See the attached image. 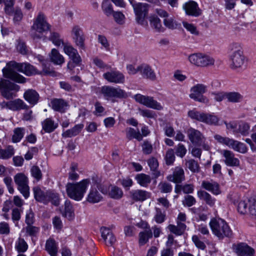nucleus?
<instances>
[{"label": "nucleus", "mask_w": 256, "mask_h": 256, "mask_svg": "<svg viewBox=\"0 0 256 256\" xmlns=\"http://www.w3.org/2000/svg\"><path fill=\"white\" fill-rule=\"evenodd\" d=\"M142 152L145 154H150L152 152V144L148 140H145L144 142L142 145Z\"/></svg>", "instance_id": "nucleus-64"}, {"label": "nucleus", "mask_w": 256, "mask_h": 256, "mask_svg": "<svg viewBox=\"0 0 256 256\" xmlns=\"http://www.w3.org/2000/svg\"><path fill=\"white\" fill-rule=\"evenodd\" d=\"M165 159L166 164L170 165L173 164L175 160V156L174 150L170 148L168 150L166 154Z\"/></svg>", "instance_id": "nucleus-62"}, {"label": "nucleus", "mask_w": 256, "mask_h": 256, "mask_svg": "<svg viewBox=\"0 0 256 256\" xmlns=\"http://www.w3.org/2000/svg\"><path fill=\"white\" fill-rule=\"evenodd\" d=\"M24 230H26V234L30 236H36L40 231L38 227L33 226L32 224L28 225Z\"/></svg>", "instance_id": "nucleus-56"}, {"label": "nucleus", "mask_w": 256, "mask_h": 256, "mask_svg": "<svg viewBox=\"0 0 256 256\" xmlns=\"http://www.w3.org/2000/svg\"><path fill=\"white\" fill-rule=\"evenodd\" d=\"M250 128V126L248 124L242 122L239 124L238 128L233 132L234 134L239 132L242 135L246 136L248 134Z\"/></svg>", "instance_id": "nucleus-47"}, {"label": "nucleus", "mask_w": 256, "mask_h": 256, "mask_svg": "<svg viewBox=\"0 0 256 256\" xmlns=\"http://www.w3.org/2000/svg\"><path fill=\"white\" fill-rule=\"evenodd\" d=\"M34 197L36 200L44 204H48L49 202L54 206H58L60 198L58 193L54 190H48L44 192L38 186L33 188Z\"/></svg>", "instance_id": "nucleus-3"}, {"label": "nucleus", "mask_w": 256, "mask_h": 256, "mask_svg": "<svg viewBox=\"0 0 256 256\" xmlns=\"http://www.w3.org/2000/svg\"><path fill=\"white\" fill-rule=\"evenodd\" d=\"M190 62L197 66L205 67L212 66L214 63V60L212 56L202 53H195L188 57Z\"/></svg>", "instance_id": "nucleus-10"}, {"label": "nucleus", "mask_w": 256, "mask_h": 256, "mask_svg": "<svg viewBox=\"0 0 256 256\" xmlns=\"http://www.w3.org/2000/svg\"><path fill=\"white\" fill-rule=\"evenodd\" d=\"M214 140L217 141L218 142L226 146L228 148H230V146H231L233 140L232 138H230L228 137L222 136L218 134H215L214 136Z\"/></svg>", "instance_id": "nucleus-48"}, {"label": "nucleus", "mask_w": 256, "mask_h": 256, "mask_svg": "<svg viewBox=\"0 0 256 256\" xmlns=\"http://www.w3.org/2000/svg\"><path fill=\"white\" fill-rule=\"evenodd\" d=\"M84 126L83 124H78L75 125L71 129L68 130L62 134L64 138H71L77 136L80 134Z\"/></svg>", "instance_id": "nucleus-33"}, {"label": "nucleus", "mask_w": 256, "mask_h": 256, "mask_svg": "<svg viewBox=\"0 0 256 256\" xmlns=\"http://www.w3.org/2000/svg\"><path fill=\"white\" fill-rule=\"evenodd\" d=\"M150 24L154 28L157 32H162L164 31V28L162 26L161 21L160 19L156 16H151L150 17Z\"/></svg>", "instance_id": "nucleus-39"}, {"label": "nucleus", "mask_w": 256, "mask_h": 256, "mask_svg": "<svg viewBox=\"0 0 256 256\" xmlns=\"http://www.w3.org/2000/svg\"><path fill=\"white\" fill-rule=\"evenodd\" d=\"M62 215L70 220L74 216V210L69 200H66L64 203V210Z\"/></svg>", "instance_id": "nucleus-44"}, {"label": "nucleus", "mask_w": 256, "mask_h": 256, "mask_svg": "<svg viewBox=\"0 0 256 256\" xmlns=\"http://www.w3.org/2000/svg\"><path fill=\"white\" fill-rule=\"evenodd\" d=\"M100 231L101 236L107 246H112L116 242V238L111 230L106 226H102Z\"/></svg>", "instance_id": "nucleus-22"}, {"label": "nucleus", "mask_w": 256, "mask_h": 256, "mask_svg": "<svg viewBox=\"0 0 256 256\" xmlns=\"http://www.w3.org/2000/svg\"><path fill=\"white\" fill-rule=\"evenodd\" d=\"M132 198L136 201H144L150 197V193L143 190H137L130 192Z\"/></svg>", "instance_id": "nucleus-29"}, {"label": "nucleus", "mask_w": 256, "mask_h": 256, "mask_svg": "<svg viewBox=\"0 0 256 256\" xmlns=\"http://www.w3.org/2000/svg\"><path fill=\"white\" fill-rule=\"evenodd\" d=\"M22 212V210L18 208H14L12 210V218L16 226L18 225V221L20 219Z\"/></svg>", "instance_id": "nucleus-57"}, {"label": "nucleus", "mask_w": 256, "mask_h": 256, "mask_svg": "<svg viewBox=\"0 0 256 256\" xmlns=\"http://www.w3.org/2000/svg\"><path fill=\"white\" fill-rule=\"evenodd\" d=\"M226 98L230 102L237 103L242 100L243 96L238 92H226Z\"/></svg>", "instance_id": "nucleus-41"}, {"label": "nucleus", "mask_w": 256, "mask_h": 256, "mask_svg": "<svg viewBox=\"0 0 256 256\" xmlns=\"http://www.w3.org/2000/svg\"><path fill=\"white\" fill-rule=\"evenodd\" d=\"M45 248L50 256H57L58 245L54 239L50 238L46 241Z\"/></svg>", "instance_id": "nucleus-31"}, {"label": "nucleus", "mask_w": 256, "mask_h": 256, "mask_svg": "<svg viewBox=\"0 0 256 256\" xmlns=\"http://www.w3.org/2000/svg\"><path fill=\"white\" fill-rule=\"evenodd\" d=\"M204 112L196 111L194 110H190L188 112V116L191 118L196 120L198 121L202 122L203 120Z\"/></svg>", "instance_id": "nucleus-58"}, {"label": "nucleus", "mask_w": 256, "mask_h": 256, "mask_svg": "<svg viewBox=\"0 0 256 256\" xmlns=\"http://www.w3.org/2000/svg\"><path fill=\"white\" fill-rule=\"evenodd\" d=\"M233 52L230 56V68L232 70L242 68L246 62V58L244 54L241 45L239 43H232L230 46Z\"/></svg>", "instance_id": "nucleus-4"}, {"label": "nucleus", "mask_w": 256, "mask_h": 256, "mask_svg": "<svg viewBox=\"0 0 256 256\" xmlns=\"http://www.w3.org/2000/svg\"><path fill=\"white\" fill-rule=\"evenodd\" d=\"M28 106L22 100L16 99L10 101L9 109L13 111H18L21 110H27Z\"/></svg>", "instance_id": "nucleus-30"}, {"label": "nucleus", "mask_w": 256, "mask_h": 256, "mask_svg": "<svg viewBox=\"0 0 256 256\" xmlns=\"http://www.w3.org/2000/svg\"><path fill=\"white\" fill-rule=\"evenodd\" d=\"M30 173L33 178L38 181L42 178V174L38 166H33L30 169Z\"/></svg>", "instance_id": "nucleus-59"}, {"label": "nucleus", "mask_w": 256, "mask_h": 256, "mask_svg": "<svg viewBox=\"0 0 256 256\" xmlns=\"http://www.w3.org/2000/svg\"><path fill=\"white\" fill-rule=\"evenodd\" d=\"M15 150L13 146L9 145L4 149L0 148V158L8 160L12 158L14 154Z\"/></svg>", "instance_id": "nucleus-36"}, {"label": "nucleus", "mask_w": 256, "mask_h": 256, "mask_svg": "<svg viewBox=\"0 0 256 256\" xmlns=\"http://www.w3.org/2000/svg\"><path fill=\"white\" fill-rule=\"evenodd\" d=\"M72 36L76 46L84 50L85 37L82 28L78 26H74L72 30Z\"/></svg>", "instance_id": "nucleus-16"}, {"label": "nucleus", "mask_w": 256, "mask_h": 256, "mask_svg": "<svg viewBox=\"0 0 256 256\" xmlns=\"http://www.w3.org/2000/svg\"><path fill=\"white\" fill-rule=\"evenodd\" d=\"M230 148H232L234 151L242 154H245L248 151V148L244 144L234 139L232 140Z\"/></svg>", "instance_id": "nucleus-37"}, {"label": "nucleus", "mask_w": 256, "mask_h": 256, "mask_svg": "<svg viewBox=\"0 0 256 256\" xmlns=\"http://www.w3.org/2000/svg\"><path fill=\"white\" fill-rule=\"evenodd\" d=\"M56 128L54 124V122L50 118L46 119L42 123V128L46 132H50L54 131Z\"/></svg>", "instance_id": "nucleus-49"}, {"label": "nucleus", "mask_w": 256, "mask_h": 256, "mask_svg": "<svg viewBox=\"0 0 256 256\" xmlns=\"http://www.w3.org/2000/svg\"><path fill=\"white\" fill-rule=\"evenodd\" d=\"M64 52L69 58L76 64H80L82 62L80 56L76 49L74 48L70 44L66 42L64 46Z\"/></svg>", "instance_id": "nucleus-19"}, {"label": "nucleus", "mask_w": 256, "mask_h": 256, "mask_svg": "<svg viewBox=\"0 0 256 256\" xmlns=\"http://www.w3.org/2000/svg\"><path fill=\"white\" fill-rule=\"evenodd\" d=\"M100 93L104 98L112 102L116 98H123L128 96L126 92L119 87L115 88L110 86H104L100 88Z\"/></svg>", "instance_id": "nucleus-7"}, {"label": "nucleus", "mask_w": 256, "mask_h": 256, "mask_svg": "<svg viewBox=\"0 0 256 256\" xmlns=\"http://www.w3.org/2000/svg\"><path fill=\"white\" fill-rule=\"evenodd\" d=\"M134 98L138 102L149 108L156 110H161L163 108L160 104L154 100V98L152 96L136 94L134 96Z\"/></svg>", "instance_id": "nucleus-14"}, {"label": "nucleus", "mask_w": 256, "mask_h": 256, "mask_svg": "<svg viewBox=\"0 0 256 256\" xmlns=\"http://www.w3.org/2000/svg\"><path fill=\"white\" fill-rule=\"evenodd\" d=\"M51 26L47 22L44 15L39 14L32 26L30 36L34 40L42 38V32L49 30Z\"/></svg>", "instance_id": "nucleus-6"}, {"label": "nucleus", "mask_w": 256, "mask_h": 256, "mask_svg": "<svg viewBox=\"0 0 256 256\" xmlns=\"http://www.w3.org/2000/svg\"><path fill=\"white\" fill-rule=\"evenodd\" d=\"M26 132V128H16L13 130V134L12 137V141L14 143L20 142L23 138Z\"/></svg>", "instance_id": "nucleus-35"}, {"label": "nucleus", "mask_w": 256, "mask_h": 256, "mask_svg": "<svg viewBox=\"0 0 256 256\" xmlns=\"http://www.w3.org/2000/svg\"><path fill=\"white\" fill-rule=\"evenodd\" d=\"M14 180L18 186V189L25 198L30 196V188L28 185V178L22 173L17 174L14 176Z\"/></svg>", "instance_id": "nucleus-13"}, {"label": "nucleus", "mask_w": 256, "mask_h": 256, "mask_svg": "<svg viewBox=\"0 0 256 256\" xmlns=\"http://www.w3.org/2000/svg\"><path fill=\"white\" fill-rule=\"evenodd\" d=\"M202 122L209 125H220V118L212 114L204 113Z\"/></svg>", "instance_id": "nucleus-34"}, {"label": "nucleus", "mask_w": 256, "mask_h": 256, "mask_svg": "<svg viewBox=\"0 0 256 256\" xmlns=\"http://www.w3.org/2000/svg\"><path fill=\"white\" fill-rule=\"evenodd\" d=\"M186 166L189 170L193 172H199L200 167L198 162L193 159H190L186 161Z\"/></svg>", "instance_id": "nucleus-52"}, {"label": "nucleus", "mask_w": 256, "mask_h": 256, "mask_svg": "<svg viewBox=\"0 0 256 256\" xmlns=\"http://www.w3.org/2000/svg\"><path fill=\"white\" fill-rule=\"evenodd\" d=\"M192 240L197 248L202 250H204L206 248V246L204 242L202 240L200 235L195 234L192 236Z\"/></svg>", "instance_id": "nucleus-50"}, {"label": "nucleus", "mask_w": 256, "mask_h": 256, "mask_svg": "<svg viewBox=\"0 0 256 256\" xmlns=\"http://www.w3.org/2000/svg\"><path fill=\"white\" fill-rule=\"evenodd\" d=\"M136 179L138 183L143 187H147L152 180L150 176L142 173L137 174Z\"/></svg>", "instance_id": "nucleus-40"}, {"label": "nucleus", "mask_w": 256, "mask_h": 256, "mask_svg": "<svg viewBox=\"0 0 256 256\" xmlns=\"http://www.w3.org/2000/svg\"><path fill=\"white\" fill-rule=\"evenodd\" d=\"M2 71L6 78L20 84L25 83L26 78L16 71L22 72L27 76L41 74L34 66L29 63H18L15 61L8 62Z\"/></svg>", "instance_id": "nucleus-1"}, {"label": "nucleus", "mask_w": 256, "mask_h": 256, "mask_svg": "<svg viewBox=\"0 0 256 256\" xmlns=\"http://www.w3.org/2000/svg\"><path fill=\"white\" fill-rule=\"evenodd\" d=\"M233 248L238 256H254L255 252L253 248L244 242L234 245Z\"/></svg>", "instance_id": "nucleus-17"}, {"label": "nucleus", "mask_w": 256, "mask_h": 256, "mask_svg": "<svg viewBox=\"0 0 256 256\" xmlns=\"http://www.w3.org/2000/svg\"><path fill=\"white\" fill-rule=\"evenodd\" d=\"M148 164L150 168V170L154 172L153 174L155 177L158 178L159 176L160 172L156 170L158 166V160L154 158H152L148 160Z\"/></svg>", "instance_id": "nucleus-45"}, {"label": "nucleus", "mask_w": 256, "mask_h": 256, "mask_svg": "<svg viewBox=\"0 0 256 256\" xmlns=\"http://www.w3.org/2000/svg\"><path fill=\"white\" fill-rule=\"evenodd\" d=\"M152 234L151 230L148 227V230H145L139 234V243L140 245H144L152 238Z\"/></svg>", "instance_id": "nucleus-42"}, {"label": "nucleus", "mask_w": 256, "mask_h": 256, "mask_svg": "<svg viewBox=\"0 0 256 256\" xmlns=\"http://www.w3.org/2000/svg\"><path fill=\"white\" fill-rule=\"evenodd\" d=\"M15 248L18 252H24L27 250L28 246L24 239L19 238L16 242Z\"/></svg>", "instance_id": "nucleus-51"}, {"label": "nucleus", "mask_w": 256, "mask_h": 256, "mask_svg": "<svg viewBox=\"0 0 256 256\" xmlns=\"http://www.w3.org/2000/svg\"><path fill=\"white\" fill-rule=\"evenodd\" d=\"M49 40L56 46H60L62 45L64 46V43L60 34L56 32H52L49 37Z\"/></svg>", "instance_id": "nucleus-43"}, {"label": "nucleus", "mask_w": 256, "mask_h": 256, "mask_svg": "<svg viewBox=\"0 0 256 256\" xmlns=\"http://www.w3.org/2000/svg\"><path fill=\"white\" fill-rule=\"evenodd\" d=\"M220 154L224 158V162L225 164L230 166H238L240 165L239 160L235 157L234 153L227 150H221Z\"/></svg>", "instance_id": "nucleus-20"}, {"label": "nucleus", "mask_w": 256, "mask_h": 256, "mask_svg": "<svg viewBox=\"0 0 256 256\" xmlns=\"http://www.w3.org/2000/svg\"><path fill=\"white\" fill-rule=\"evenodd\" d=\"M166 179L176 184H180L185 180L184 172L183 168L180 166L176 167L172 174L168 175Z\"/></svg>", "instance_id": "nucleus-21"}, {"label": "nucleus", "mask_w": 256, "mask_h": 256, "mask_svg": "<svg viewBox=\"0 0 256 256\" xmlns=\"http://www.w3.org/2000/svg\"><path fill=\"white\" fill-rule=\"evenodd\" d=\"M103 78L111 83L124 84L125 82V77L124 74L116 70H112L104 73Z\"/></svg>", "instance_id": "nucleus-15"}, {"label": "nucleus", "mask_w": 256, "mask_h": 256, "mask_svg": "<svg viewBox=\"0 0 256 256\" xmlns=\"http://www.w3.org/2000/svg\"><path fill=\"white\" fill-rule=\"evenodd\" d=\"M24 98L30 104L34 106L38 102L40 96L36 90L28 89L24 92Z\"/></svg>", "instance_id": "nucleus-26"}, {"label": "nucleus", "mask_w": 256, "mask_h": 256, "mask_svg": "<svg viewBox=\"0 0 256 256\" xmlns=\"http://www.w3.org/2000/svg\"><path fill=\"white\" fill-rule=\"evenodd\" d=\"M164 25L169 29H176L178 26V24L173 17H167L164 20Z\"/></svg>", "instance_id": "nucleus-55"}, {"label": "nucleus", "mask_w": 256, "mask_h": 256, "mask_svg": "<svg viewBox=\"0 0 256 256\" xmlns=\"http://www.w3.org/2000/svg\"><path fill=\"white\" fill-rule=\"evenodd\" d=\"M248 212L252 216H256V199L250 198L248 200Z\"/></svg>", "instance_id": "nucleus-61"}, {"label": "nucleus", "mask_w": 256, "mask_h": 256, "mask_svg": "<svg viewBox=\"0 0 256 256\" xmlns=\"http://www.w3.org/2000/svg\"><path fill=\"white\" fill-rule=\"evenodd\" d=\"M248 208V202L245 200H240L238 202L237 205V209L238 212L242 214H245L247 213Z\"/></svg>", "instance_id": "nucleus-53"}, {"label": "nucleus", "mask_w": 256, "mask_h": 256, "mask_svg": "<svg viewBox=\"0 0 256 256\" xmlns=\"http://www.w3.org/2000/svg\"><path fill=\"white\" fill-rule=\"evenodd\" d=\"M197 196L200 200H204L206 204L212 207L214 206L216 199L212 198L207 192L203 190H199L197 192Z\"/></svg>", "instance_id": "nucleus-27"}, {"label": "nucleus", "mask_w": 256, "mask_h": 256, "mask_svg": "<svg viewBox=\"0 0 256 256\" xmlns=\"http://www.w3.org/2000/svg\"><path fill=\"white\" fill-rule=\"evenodd\" d=\"M201 186L214 195L217 196L222 192L220 184L217 182L212 180H203L202 182Z\"/></svg>", "instance_id": "nucleus-23"}, {"label": "nucleus", "mask_w": 256, "mask_h": 256, "mask_svg": "<svg viewBox=\"0 0 256 256\" xmlns=\"http://www.w3.org/2000/svg\"><path fill=\"white\" fill-rule=\"evenodd\" d=\"M188 136L194 145L201 146L205 150H209L210 146L206 142V138L199 130L190 128L187 131Z\"/></svg>", "instance_id": "nucleus-9"}, {"label": "nucleus", "mask_w": 256, "mask_h": 256, "mask_svg": "<svg viewBox=\"0 0 256 256\" xmlns=\"http://www.w3.org/2000/svg\"><path fill=\"white\" fill-rule=\"evenodd\" d=\"M207 90V86L202 84H198L190 88V97L194 100L207 104L209 102L208 99L203 95Z\"/></svg>", "instance_id": "nucleus-12"}, {"label": "nucleus", "mask_w": 256, "mask_h": 256, "mask_svg": "<svg viewBox=\"0 0 256 256\" xmlns=\"http://www.w3.org/2000/svg\"><path fill=\"white\" fill-rule=\"evenodd\" d=\"M130 2L134 8L136 15V20L140 24H143L146 18L148 16L150 6L146 3H134L133 0H130Z\"/></svg>", "instance_id": "nucleus-11"}, {"label": "nucleus", "mask_w": 256, "mask_h": 256, "mask_svg": "<svg viewBox=\"0 0 256 256\" xmlns=\"http://www.w3.org/2000/svg\"><path fill=\"white\" fill-rule=\"evenodd\" d=\"M52 108L56 112H64L69 105L68 102L62 98H54L50 102Z\"/></svg>", "instance_id": "nucleus-25"}, {"label": "nucleus", "mask_w": 256, "mask_h": 256, "mask_svg": "<svg viewBox=\"0 0 256 256\" xmlns=\"http://www.w3.org/2000/svg\"><path fill=\"white\" fill-rule=\"evenodd\" d=\"M102 10L107 16H109L114 12L112 10V5L109 2L108 0L103 2L102 4Z\"/></svg>", "instance_id": "nucleus-63"}, {"label": "nucleus", "mask_w": 256, "mask_h": 256, "mask_svg": "<svg viewBox=\"0 0 256 256\" xmlns=\"http://www.w3.org/2000/svg\"><path fill=\"white\" fill-rule=\"evenodd\" d=\"M187 15L198 17L202 14V10L199 8L198 4L194 1L190 0L184 3L182 6Z\"/></svg>", "instance_id": "nucleus-18"}, {"label": "nucleus", "mask_w": 256, "mask_h": 256, "mask_svg": "<svg viewBox=\"0 0 256 256\" xmlns=\"http://www.w3.org/2000/svg\"><path fill=\"white\" fill-rule=\"evenodd\" d=\"M102 196L96 190L91 189L87 197V200L90 203H97L102 200Z\"/></svg>", "instance_id": "nucleus-38"}, {"label": "nucleus", "mask_w": 256, "mask_h": 256, "mask_svg": "<svg viewBox=\"0 0 256 256\" xmlns=\"http://www.w3.org/2000/svg\"><path fill=\"white\" fill-rule=\"evenodd\" d=\"M110 198L114 199H120L123 196L122 189L116 186H112L108 192Z\"/></svg>", "instance_id": "nucleus-46"}, {"label": "nucleus", "mask_w": 256, "mask_h": 256, "mask_svg": "<svg viewBox=\"0 0 256 256\" xmlns=\"http://www.w3.org/2000/svg\"><path fill=\"white\" fill-rule=\"evenodd\" d=\"M126 138L128 140L134 138L138 141H141L142 140V135L138 129L135 130L131 127L127 128L126 129Z\"/></svg>", "instance_id": "nucleus-32"}, {"label": "nucleus", "mask_w": 256, "mask_h": 256, "mask_svg": "<svg viewBox=\"0 0 256 256\" xmlns=\"http://www.w3.org/2000/svg\"><path fill=\"white\" fill-rule=\"evenodd\" d=\"M210 226L213 234L220 239L232 236V231L228 224L221 218L212 219Z\"/></svg>", "instance_id": "nucleus-5"}, {"label": "nucleus", "mask_w": 256, "mask_h": 256, "mask_svg": "<svg viewBox=\"0 0 256 256\" xmlns=\"http://www.w3.org/2000/svg\"><path fill=\"white\" fill-rule=\"evenodd\" d=\"M158 188L162 193H169L172 190V186L167 182H161L158 185Z\"/></svg>", "instance_id": "nucleus-60"}, {"label": "nucleus", "mask_w": 256, "mask_h": 256, "mask_svg": "<svg viewBox=\"0 0 256 256\" xmlns=\"http://www.w3.org/2000/svg\"><path fill=\"white\" fill-rule=\"evenodd\" d=\"M50 61L56 65H62L64 62V58L56 48H52L49 54Z\"/></svg>", "instance_id": "nucleus-28"}, {"label": "nucleus", "mask_w": 256, "mask_h": 256, "mask_svg": "<svg viewBox=\"0 0 256 256\" xmlns=\"http://www.w3.org/2000/svg\"><path fill=\"white\" fill-rule=\"evenodd\" d=\"M90 184V180L89 179H84L76 184L68 183L66 186L68 196L76 200H81Z\"/></svg>", "instance_id": "nucleus-2"}, {"label": "nucleus", "mask_w": 256, "mask_h": 256, "mask_svg": "<svg viewBox=\"0 0 256 256\" xmlns=\"http://www.w3.org/2000/svg\"><path fill=\"white\" fill-rule=\"evenodd\" d=\"M154 220L156 223H162L166 220L165 213L164 212H162L160 208H156V214L154 216Z\"/></svg>", "instance_id": "nucleus-54"}, {"label": "nucleus", "mask_w": 256, "mask_h": 256, "mask_svg": "<svg viewBox=\"0 0 256 256\" xmlns=\"http://www.w3.org/2000/svg\"><path fill=\"white\" fill-rule=\"evenodd\" d=\"M138 70L143 78L152 80L156 79V74L149 65L142 64L138 66Z\"/></svg>", "instance_id": "nucleus-24"}, {"label": "nucleus", "mask_w": 256, "mask_h": 256, "mask_svg": "<svg viewBox=\"0 0 256 256\" xmlns=\"http://www.w3.org/2000/svg\"><path fill=\"white\" fill-rule=\"evenodd\" d=\"M20 90V86L5 79H0V92L1 95L7 100L16 96V92Z\"/></svg>", "instance_id": "nucleus-8"}]
</instances>
